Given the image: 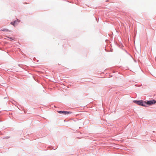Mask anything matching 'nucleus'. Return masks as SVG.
I'll list each match as a JSON object with an SVG mask.
<instances>
[{"instance_id":"f257e3e1","label":"nucleus","mask_w":156,"mask_h":156,"mask_svg":"<svg viewBox=\"0 0 156 156\" xmlns=\"http://www.w3.org/2000/svg\"><path fill=\"white\" fill-rule=\"evenodd\" d=\"M134 102L136 103L139 105L142 106H146V104L145 101H134Z\"/></svg>"},{"instance_id":"f03ea898","label":"nucleus","mask_w":156,"mask_h":156,"mask_svg":"<svg viewBox=\"0 0 156 156\" xmlns=\"http://www.w3.org/2000/svg\"><path fill=\"white\" fill-rule=\"evenodd\" d=\"M156 103V101L155 100L147 101L146 103L147 105H152Z\"/></svg>"},{"instance_id":"7ed1b4c3","label":"nucleus","mask_w":156,"mask_h":156,"mask_svg":"<svg viewBox=\"0 0 156 156\" xmlns=\"http://www.w3.org/2000/svg\"><path fill=\"white\" fill-rule=\"evenodd\" d=\"M58 112L60 114H63L64 115H66L68 113H70V112H68L66 111H58Z\"/></svg>"},{"instance_id":"20e7f679","label":"nucleus","mask_w":156,"mask_h":156,"mask_svg":"<svg viewBox=\"0 0 156 156\" xmlns=\"http://www.w3.org/2000/svg\"><path fill=\"white\" fill-rule=\"evenodd\" d=\"M16 23V21H15L14 22H11V24L14 26H15V24Z\"/></svg>"},{"instance_id":"39448f33","label":"nucleus","mask_w":156,"mask_h":156,"mask_svg":"<svg viewBox=\"0 0 156 156\" xmlns=\"http://www.w3.org/2000/svg\"><path fill=\"white\" fill-rule=\"evenodd\" d=\"M2 30L3 31H9L7 29H5Z\"/></svg>"},{"instance_id":"423d86ee","label":"nucleus","mask_w":156,"mask_h":156,"mask_svg":"<svg viewBox=\"0 0 156 156\" xmlns=\"http://www.w3.org/2000/svg\"><path fill=\"white\" fill-rule=\"evenodd\" d=\"M10 39L12 40H14L13 39H12L11 38H9Z\"/></svg>"}]
</instances>
